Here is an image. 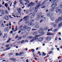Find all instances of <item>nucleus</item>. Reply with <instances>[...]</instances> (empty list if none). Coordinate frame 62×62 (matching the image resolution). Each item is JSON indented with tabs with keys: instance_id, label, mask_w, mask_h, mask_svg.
<instances>
[{
	"instance_id": "9d476101",
	"label": "nucleus",
	"mask_w": 62,
	"mask_h": 62,
	"mask_svg": "<svg viewBox=\"0 0 62 62\" xmlns=\"http://www.w3.org/2000/svg\"><path fill=\"white\" fill-rule=\"evenodd\" d=\"M55 22L56 23H58L60 22V21L58 19H57L55 20Z\"/></svg>"
},
{
	"instance_id": "4d7b16f0",
	"label": "nucleus",
	"mask_w": 62,
	"mask_h": 62,
	"mask_svg": "<svg viewBox=\"0 0 62 62\" xmlns=\"http://www.w3.org/2000/svg\"><path fill=\"white\" fill-rule=\"evenodd\" d=\"M44 15H43V16H41V18H42V19H43V18H44Z\"/></svg>"
},
{
	"instance_id": "c03bdc74",
	"label": "nucleus",
	"mask_w": 62,
	"mask_h": 62,
	"mask_svg": "<svg viewBox=\"0 0 62 62\" xmlns=\"http://www.w3.org/2000/svg\"><path fill=\"white\" fill-rule=\"evenodd\" d=\"M51 34L49 32H47V34H46V35H51Z\"/></svg>"
},
{
	"instance_id": "20e7f679",
	"label": "nucleus",
	"mask_w": 62,
	"mask_h": 62,
	"mask_svg": "<svg viewBox=\"0 0 62 62\" xmlns=\"http://www.w3.org/2000/svg\"><path fill=\"white\" fill-rule=\"evenodd\" d=\"M38 32L40 35H43L44 34V32H43V30H39Z\"/></svg>"
},
{
	"instance_id": "a878e982",
	"label": "nucleus",
	"mask_w": 62,
	"mask_h": 62,
	"mask_svg": "<svg viewBox=\"0 0 62 62\" xmlns=\"http://www.w3.org/2000/svg\"><path fill=\"white\" fill-rule=\"evenodd\" d=\"M58 19L60 21H61L62 20V18L61 17H59L58 18Z\"/></svg>"
},
{
	"instance_id": "393cba45",
	"label": "nucleus",
	"mask_w": 62,
	"mask_h": 62,
	"mask_svg": "<svg viewBox=\"0 0 62 62\" xmlns=\"http://www.w3.org/2000/svg\"><path fill=\"white\" fill-rule=\"evenodd\" d=\"M31 30V27H29L27 28V30L28 31H30Z\"/></svg>"
},
{
	"instance_id": "13d9d810",
	"label": "nucleus",
	"mask_w": 62,
	"mask_h": 62,
	"mask_svg": "<svg viewBox=\"0 0 62 62\" xmlns=\"http://www.w3.org/2000/svg\"><path fill=\"white\" fill-rule=\"evenodd\" d=\"M26 14H28V11L27 10L26 11Z\"/></svg>"
},
{
	"instance_id": "a18cd8bd",
	"label": "nucleus",
	"mask_w": 62,
	"mask_h": 62,
	"mask_svg": "<svg viewBox=\"0 0 62 62\" xmlns=\"http://www.w3.org/2000/svg\"><path fill=\"white\" fill-rule=\"evenodd\" d=\"M31 51H32V52L34 53V51H35V50L34 49H31Z\"/></svg>"
},
{
	"instance_id": "e433bc0d",
	"label": "nucleus",
	"mask_w": 62,
	"mask_h": 62,
	"mask_svg": "<svg viewBox=\"0 0 62 62\" xmlns=\"http://www.w3.org/2000/svg\"><path fill=\"white\" fill-rule=\"evenodd\" d=\"M51 8H55V7H54V4H52L51 6Z\"/></svg>"
},
{
	"instance_id": "58836bf2",
	"label": "nucleus",
	"mask_w": 62,
	"mask_h": 62,
	"mask_svg": "<svg viewBox=\"0 0 62 62\" xmlns=\"http://www.w3.org/2000/svg\"><path fill=\"white\" fill-rule=\"evenodd\" d=\"M51 30L50 29H49L48 30V32H49L50 31H51V30L52 31H53V30H52V29H53V28H51Z\"/></svg>"
},
{
	"instance_id": "680f3d73",
	"label": "nucleus",
	"mask_w": 62,
	"mask_h": 62,
	"mask_svg": "<svg viewBox=\"0 0 62 62\" xmlns=\"http://www.w3.org/2000/svg\"><path fill=\"white\" fill-rule=\"evenodd\" d=\"M53 53V52L52 51H50L49 54H52Z\"/></svg>"
},
{
	"instance_id": "72a5a7b5",
	"label": "nucleus",
	"mask_w": 62,
	"mask_h": 62,
	"mask_svg": "<svg viewBox=\"0 0 62 62\" xmlns=\"http://www.w3.org/2000/svg\"><path fill=\"white\" fill-rule=\"evenodd\" d=\"M52 4H53V5L54 6V7H56L57 6V4L55 3H54Z\"/></svg>"
},
{
	"instance_id": "1a4fd4ad",
	"label": "nucleus",
	"mask_w": 62,
	"mask_h": 62,
	"mask_svg": "<svg viewBox=\"0 0 62 62\" xmlns=\"http://www.w3.org/2000/svg\"><path fill=\"white\" fill-rule=\"evenodd\" d=\"M43 37H40L38 39V41H42L43 40Z\"/></svg>"
},
{
	"instance_id": "5fc2aeb1",
	"label": "nucleus",
	"mask_w": 62,
	"mask_h": 62,
	"mask_svg": "<svg viewBox=\"0 0 62 62\" xmlns=\"http://www.w3.org/2000/svg\"><path fill=\"white\" fill-rule=\"evenodd\" d=\"M4 37H7V33H5L4 34Z\"/></svg>"
},
{
	"instance_id": "f257e3e1",
	"label": "nucleus",
	"mask_w": 62,
	"mask_h": 62,
	"mask_svg": "<svg viewBox=\"0 0 62 62\" xmlns=\"http://www.w3.org/2000/svg\"><path fill=\"white\" fill-rule=\"evenodd\" d=\"M32 14V13L30 14L28 16H25L24 18L23 19L25 21H26V22H25V23H28L29 21L28 20V19L29 18V17H30V15H31Z\"/></svg>"
},
{
	"instance_id": "864d4df0",
	"label": "nucleus",
	"mask_w": 62,
	"mask_h": 62,
	"mask_svg": "<svg viewBox=\"0 0 62 62\" xmlns=\"http://www.w3.org/2000/svg\"><path fill=\"white\" fill-rule=\"evenodd\" d=\"M16 1H15L14 2V5H16Z\"/></svg>"
},
{
	"instance_id": "c756f323",
	"label": "nucleus",
	"mask_w": 62,
	"mask_h": 62,
	"mask_svg": "<svg viewBox=\"0 0 62 62\" xmlns=\"http://www.w3.org/2000/svg\"><path fill=\"white\" fill-rule=\"evenodd\" d=\"M50 18L51 19L52 21H53L54 20V17H53L52 16L50 17Z\"/></svg>"
},
{
	"instance_id": "cd10ccee",
	"label": "nucleus",
	"mask_w": 62,
	"mask_h": 62,
	"mask_svg": "<svg viewBox=\"0 0 62 62\" xmlns=\"http://www.w3.org/2000/svg\"><path fill=\"white\" fill-rule=\"evenodd\" d=\"M23 25H21L19 27L20 30H21V29H22V28H23Z\"/></svg>"
},
{
	"instance_id": "dca6fc26",
	"label": "nucleus",
	"mask_w": 62,
	"mask_h": 62,
	"mask_svg": "<svg viewBox=\"0 0 62 62\" xmlns=\"http://www.w3.org/2000/svg\"><path fill=\"white\" fill-rule=\"evenodd\" d=\"M10 60L13 61H15L16 60V59L15 58H10Z\"/></svg>"
},
{
	"instance_id": "6e6d98bb",
	"label": "nucleus",
	"mask_w": 62,
	"mask_h": 62,
	"mask_svg": "<svg viewBox=\"0 0 62 62\" xmlns=\"http://www.w3.org/2000/svg\"><path fill=\"white\" fill-rule=\"evenodd\" d=\"M10 41L8 40H7V43H9V42H10Z\"/></svg>"
},
{
	"instance_id": "7c9ffc66",
	"label": "nucleus",
	"mask_w": 62,
	"mask_h": 62,
	"mask_svg": "<svg viewBox=\"0 0 62 62\" xmlns=\"http://www.w3.org/2000/svg\"><path fill=\"white\" fill-rule=\"evenodd\" d=\"M59 9H56V10H55V12L56 13H58L59 12Z\"/></svg>"
},
{
	"instance_id": "4c0bfd02",
	"label": "nucleus",
	"mask_w": 62,
	"mask_h": 62,
	"mask_svg": "<svg viewBox=\"0 0 62 62\" xmlns=\"http://www.w3.org/2000/svg\"><path fill=\"white\" fill-rule=\"evenodd\" d=\"M42 54L43 55H42V56H45L46 55V54L44 52Z\"/></svg>"
},
{
	"instance_id": "37998d69",
	"label": "nucleus",
	"mask_w": 62,
	"mask_h": 62,
	"mask_svg": "<svg viewBox=\"0 0 62 62\" xmlns=\"http://www.w3.org/2000/svg\"><path fill=\"white\" fill-rule=\"evenodd\" d=\"M10 49V47H8V48H6V49L5 50H9Z\"/></svg>"
},
{
	"instance_id": "f8f14e48",
	"label": "nucleus",
	"mask_w": 62,
	"mask_h": 62,
	"mask_svg": "<svg viewBox=\"0 0 62 62\" xmlns=\"http://www.w3.org/2000/svg\"><path fill=\"white\" fill-rule=\"evenodd\" d=\"M40 18H41V16H40V15H38V17L36 18L35 20H38Z\"/></svg>"
},
{
	"instance_id": "09e8293b",
	"label": "nucleus",
	"mask_w": 62,
	"mask_h": 62,
	"mask_svg": "<svg viewBox=\"0 0 62 62\" xmlns=\"http://www.w3.org/2000/svg\"><path fill=\"white\" fill-rule=\"evenodd\" d=\"M53 27H54L55 28V27H56V24H54L53 25Z\"/></svg>"
},
{
	"instance_id": "7ed1b4c3",
	"label": "nucleus",
	"mask_w": 62,
	"mask_h": 62,
	"mask_svg": "<svg viewBox=\"0 0 62 62\" xmlns=\"http://www.w3.org/2000/svg\"><path fill=\"white\" fill-rule=\"evenodd\" d=\"M35 5V3H33V2H31L28 5V8H29L30 7H31V6H34Z\"/></svg>"
},
{
	"instance_id": "c9c22d12",
	"label": "nucleus",
	"mask_w": 62,
	"mask_h": 62,
	"mask_svg": "<svg viewBox=\"0 0 62 62\" xmlns=\"http://www.w3.org/2000/svg\"><path fill=\"white\" fill-rule=\"evenodd\" d=\"M59 12L60 13H62V10L59 9Z\"/></svg>"
},
{
	"instance_id": "5701e85b",
	"label": "nucleus",
	"mask_w": 62,
	"mask_h": 62,
	"mask_svg": "<svg viewBox=\"0 0 62 62\" xmlns=\"http://www.w3.org/2000/svg\"><path fill=\"white\" fill-rule=\"evenodd\" d=\"M1 13L3 15H4V10H2L1 11Z\"/></svg>"
},
{
	"instance_id": "bf43d9fd",
	"label": "nucleus",
	"mask_w": 62,
	"mask_h": 62,
	"mask_svg": "<svg viewBox=\"0 0 62 62\" xmlns=\"http://www.w3.org/2000/svg\"><path fill=\"white\" fill-rule=\"evenodd\" d=\"M33 36H30V39H33Z\"/></svg>"
},
{
	"instance_id": "aec40b11",
	"label": "nucleus",
	"mask_w": 62,
	"mask_h": 62,
	"mask_svg": "<svg viewBox=\"0 0 62 62\" xmlns=\"http://www.w3.org/2000/svg\"><path fill=\"white\" fill-rule=\"evenodd\" d=\"M29 26H33V25H34V24H33V23L32 22H30L29 23Z\"/></svg>"
},
{
	"instance_id": "f03ea898",
	"label": "nucleus",
	"mask_w": 62,
	"mask_h": 62,
	"mask_svg": "<svg viewBox=\"0 0 62 62\" xmlns=\"http://www.w3.org/2000/svg\"><path fill=\"white\" fill-rule=\"evenodd\" d=\"M37 11H38L37 10L36 11H35L34 12L33 14H32L31 15V16L30 17V18H31V19H32V18H33L35 16V14L37 13Z\"/></svg>"
},
{
	"instance_id": "b1692460",
	"label": "nucleus",
	"mask_w": 62,
	"mask_h": 62,
	"mask_svg": "<svg viewBox=\"0 0 62 62\" xmlns=\"http://www.w3.org/2000/svg\"><path fill=\"white\" fill-rule=\"evenodd\" d=\"M6 7V8H8V4L7 3H5V5H4Z\"/></svg>"
},
{
	"instance_id": "de8ad7c7",
	"label": "nucleus",
	"mask_w": 62,
	"mask_h": 62,
	"mask_svg": "<svg viewBox=\"0 0 62 62\" xmlns=\"http://www.w3.org/2000/svg\"><path fill=\"white\" fill-rule=\"evenodd\" d=\"M34 30H37V29H32V31H34Z\"/></svg>"
},
{
	"instance_id": "79ce46f5",
	"label": "nucleus",
	"mask_w": 62,
	"mask_h": 62,
	"mask_svg": "<svg viewBox=\"0 0 62 62\" xmlns=\"http://www.w3.org/2000/svg\"><path fill=\"white\" fill-rule=\"evenodd\" d=\"M8 11L7 10H6L5 11V14H8Z\"/></svg>"
},
{
	"instance_id": "0eeeda50",
	"label": "nucleus",
	"mask_w": 62,
	"mask_h": 62,
	"mask_svg": "<svg viewBox=\"0 0 62 62\" xmlns=\"http://www.w3.org/2000/svg\"><path fill=\"white\" fill-rule=\"evenodd\" d=\"M46 39L47 41H50L51 39V37L50 36H48L46 38Z\"/></svg>"
},
{
	"instance_id": "69168bd1",
	"label": "nucleus",
	"mask_w": 62,
	"mask_h": 62,
	"mask_svg": "<svg viewBox=\"0 0 62 62\" xmlns=\"http://www.w3.org/2000/svg\"><path fill=\"white\" fill-rule=\"evenodd\" d=\"M19 38V36H18V35L16 37H15V39H17V38Z\"/></svg>"
},
{
	"instance_id": "ddd939ff",
	"label": "nucleus",
	"mask_w": 62,
	"mask_h": 62,
	"mask_svg": "<svg viewBox=\"0 0 62 62\" xmlns=\"http://www.w3.org/2000/svg\"><path fill=\"white\" fill-rule=\"evenodd\" d=\"M5 19L6 20H7V21H8L9 20V18L7 16H5Z\"/></svg>"
},
{
	"instance_id": "423d86ee",
	"label": "nucleus",
	"mask_w": 62,
	"mask_h": 62,
	"mask_svg": "<svg viewBox=\"0 0 62 62\" xmlns=\"http://www.w3.org/2000/svg\"><path fill=\"white\" fill-rule=\"evenodd\" d=\"M58 0H52L51 1V3L52 4H53L54 3H58Z\"/></svg>"
},
{
	"instance_id": "f3484780",
	"label": "nucleus",
	"mask_w": 62,
	"mask_h": 62,
	"mask_svg": "<svg viewBox=\"0 0 62 62\" xmlns=\"http://www.w3.org/2000/svg\"><path fill=\"white\" fill-rule=\"evenodd\" d=\"M28 27L27 26H24L23 27V29H24V30H26L27 28Z\"/></svg>"
},
{
	"instance_id": "774afa93",
	"label": "nucleus",
	"mask_w": 62,
	"mask_h": 62,
	"mask_svg": "<svg viewBox=\"0 0 62 62\" xmlns=\"http://www.w3.org/2000/svg\"><path fill=\"white\" fill-rule=\"evenodd\" d=\"M16 56L19 55V54H18V53H16Z\"/></svg>"
},
{
	"instance_id": "412c9836",
	"label": "nucleus",
	"mask_w": 62,
	"mask_h": 62,
	"mask_svg": "<svg viewBox=\"0 0 62 62\" xmlns=\"http://www.w3.org/2000/svg\"><path fill=\"white\" fill-rule=\"evenodd\" d=\"M4 30L5 31H7L8 30V27H6L4 29Z\"/></svg>"
},
{
	"instance_id": "2eb2a0df",
	"label": "nucleus",
	"mask_w": 62,
	"mask_h": 62,
	"mask_svg": "<svg viewBox=\"0 0 62 62\" xmlns=\"http://www.w3.org/2000/svg\"><path fill=\"white\" fill-rule=\"evenodd\" d=\"M40 4H38L35 8V9H37L38 8H39V6H40Z\"/></svg>"
},
{
	"instance_id": "ea45409f",
	"label": "nucleus",
	"mask_w": 62,
	"mask_h": 62,
	"mask_svg": "<svg viewBox=\"0 0 62 62\" xmlns=\"http://www.w3.org/2000/svg\"><path fill=\"white\" fill-rule=\"evenodd\" d=\"M34 41V39H31L30 41V42H33Z\"/></svg>"
},
{
	"instance_id": "6ab92c4d",
	"label": "nucleus",
	"mask_w": 62,
	"mask_h": 62,
	"mask_svg": "<svg viewBox=\"0 0 62 62\" xmlns=\"http://www.w3.org/2000/svg\"><path fill=\"white\" fill-rule=\"evenodd\" d=\"M54 8H52L49 9V11H51V12H53L54 11Z\"/></svg>"
},
{
	"instance_id": "0e129e2a",
	"label": "nucleus",
	"mask_w": 62,
	"mask_h": 62,
	"mask_svg": "<svg viewBox=\"0 0 62 62\" xmlns=\"http://www.w3.org/2000/svg\"><path fill=\"white\" fill-rule=\"evenodd\" d=\"M45 7H46V6H44L42 7H41V8H45Z\"/></svg>"
},
{
	"instance_id": "e2e57ef3",
	"label": "nucleus",
	"mask_w": 62,
	"mask_h": 62,
	"mask_svg": "<svg viewBox=\"0 0 62 62\" xmlns=\"http://www.w3.org/2000/svg\"><path fill=\"white\" fill-rule=\"evenodd\" d=\"M24 40H22L21 41V43H23V42H24Z\"/></svg>"
},
{
	"instance_id": "bb28decb",
	"label": "nucleus",
	"mask_w": 62,
	"mask_h": 62,
	"mask_svg": "<svg viewBox=\"0 0 62 62\" xmlns=\"http://www.w3.org/2000/svg\"><path fill=\"white\" fill-rule=\"evenodd\" d=\"M48 29H49V27H46L44 28V29L45 30H47Z\"/></svg>"
},
{
	"instance_id": "603ef678",
	"label": "nucleus",
	"mask_w": 62,
	"mask_h": 62,
	"mask_svg": "<svg viewBox=\"0 0 62 62\" xmlns=\"http://www.w3.org/2000/svg\"><path fill=\"white\" fill-rule=\"evenodd\" d=\"M59 8H60L61 9H62V4L60 6H59Z\"/></svg>"
},
{
	"instance_id": "3c124183",
	"label": "nucleus",
	"mask_w": 62,
	"mask_h": 62,
	"mask_svg": "<svg viewBox=\"0 0 62 62\" xmlns=\"http://www.w3.org/2000/svg\"><path fill=\"white\" fill-rule=\"evenodd\" d=\"M22 21H23V19H21L20 20V21L19 22H18V24H19V23H20V22H22Z\"/></svg>"
},
{
	"instance_id": "052dcab7",
	"label": "nucleus",
	"mask_w": 62,
	"mask_h": 62,
	"mask_svg": "<svg viewBox=\"0 0 62 62\" xmlns=\"http://www.w3.org/2000/svg\"><path fill=\"white\" fill-rule=\"evenodd\" d=\"M53 15H54V14L52 13L50 14V16H53Z\"/></svg>"
},
{
	"instance_id": "c85d7f7f",
	"label": "nucleus",
	"mask_w": 62,
	"mask_h": 62,
	"mask_svg": "<svg viewBox=\"0 0 62 62\" xmlns=\"http://www.w3.org/2000/svg\"><path fill=\"white\" fill-rule=\"evenodd\" d=\"M47 16H48L49 15L50 16V12H49L46 14Z\"/></svg>"
},
{
	"instance_id": "8fccbe9b",
	"label": "nucleus",
	"mask_w": 62,
	"mask_h": 62,
	"mask_svg": "<svg viewBox=\"0 0 62 62\" xmlns=\"http://www.w3.org/2000/svg\"><path fill=\"white\" fill-rule=\"evenodd\" d=\"M58 30H57V29H54V30H53V31L54 32H56V31H57Z\"/></svg>"
},
{
	"instance_id": "f704fd0d",
	"label": "nucleus",
	"mask_w": 62,
	"mask_h": 62,
	"mask_svg": "<svg viewBox=\"0 0 62 62\" xmlns=\"http://www.w3.org/2000/svg\"><path fill=\"white\" fill-rule=\"evenodd\" d=\"M43 21H45L46 20V17H44L43 18Z\"/></svg>"
},
{
	"instance_id": "9b49d317",
	"label": "nucleus",
	"mask_w": 62,
	"mask_h": 62,
	"mask_svg": "<svg viewBox=\"0 0 62 62\" xmlns=\"http://www.w3.org/2000/svg\"><path fill=\"white\" fill-rule=\"evenodd\" d=\"M37 37H39V35H37L35 37H33V39L34 40H36V39H37V38H37Z\"/></svg>"
},
{
	"instance_id": "39448f33",
	"label": "nucleus",
	"mask_w": 62,
	"mask_h": 62,
	"mask_svg": "<svg viewBox=\"0 0 62 62\" xmlns=\"http://www.w3.org/2000/svg\"><path fill=\"white\" fill-rule=\"evenodd\" d=\"M16 10H18L19 15H21V8H16Z\"/></svg>"
},
{
	"instance_id": "6e6552de",
	"label": "nucleus",
	"mask_w": 62,
	"mask_h": 62,
	"mask_svg": "<svg viewBox=\"0 0 62 62\" xmlns=\"http://www.w3.org/2000/svg\"><path fill=\"white\" fill-rule=\"evenodd\" d=\"M30 8L29 10V11L30 12H32L33 10L35 8V7H33L32 8H31V7H30Z\"/></svg>"
},
{
	"instance_id": "2f4dec72",
	"label": "nucleus",
	"mask_w": 62,
	"mask_h": 62,
	"mask_svg": "<svg viewBox=\"0 0 62 62\" xmlns=\"http://www.w3.org/2000/svg\"><path fill=\"white\" fill-rule=\"evenodd\" d=\"M38 33L37 32H34L33 33V35H37Z\"/></svg>"
},
{
	"instance_id": "4468645a",
	"label": "nucleus",
	"mask_w": 62,
	"mask_h": 62,
	"mask_svg": "<svg viewBox=\"0 0 62 62\" xmlns=\"http://www.w3.org/2000/svg\"><path fill=\"white\" fill-rule=\"evenodd\" d=\"M19 1L20 2V4L22 5H24V4H23V0H20Z\"/></svg>"
},
{
	"instance_id": "473e14b6",
	"label": "nucleus",
	"mask_w": 62,
	"mask_h": 62,
	"mask_svg": "<svg viewBox=\"0 0 62 62\" xmlns=\"http://www.w3.org/2000/svg\"><path fill=\"white\" fill-rule=\"evenodd\" d=\"M39 25H37L35 27V28L37 29L39 28Z\"/></svg>"
},
{
	"instance_id": "4be33fe9",
	"label": "nucleus",
	"mask_w": 62,
	"mask_h": 62,
	"mask_svg": "<svg viewBox=\"0 0 62 62\" xmlns=\"http://www.w3.org/2000/svg\"><path fill=\"white\" fill-rule=\"evenodd\" d=\"M44 4H45V1H44L42 3H41V4H40V6L41 7H42V6H43L44 5Z\"/></svg>"
},
{
	"instance_id": "a211bd4d",
	"label": "nucleus",
	"mask_w": 62,
	"mask_h": 62,
	"mask_svg": "<svg viewBox=\"0 0 62 62\" xmlns=\"http://www.w3.org/2000/svg\"><path fill=\"white\" fill-rule=\"evenodd\" d=\"M62 26V22H61L60 24H59L58 26V28H59L60 27Z\"/></svg>"
},
{
	"instance_id": "338daca9",
	"label": "nucleus",
	"mask_w": 62,
	"mask_h": 62,
	"mask_svg": "<svg viewBox=\"0 0 62 62\" xmlns=\"http://www.w3.org/2000/svg\"><path fill=\"white\" fill-rule=\"evenodd\" d=\"M22 53H20L19 54V55H22Z\"/></svg>"
},
{
	"instance_id": "a19ab883",
	"label": "nucleus",
	"mask_w": 62,
	"mask_h": 62,
	"mask_svg": "<svg viewBox=\"0 0 62 62\" xmlns=\"http://www.w3.org/2000/svg\"><path fill=\"white\" fill-rule=\"evenodd\" d=\"M9 46V44L8 45H6V47H7V48H8V47Z\"/></svg>"
},
{
	"instance_id": "49530a36",
	"label": "nucleus",
	"mask_w": 62,
	"mask_h": 62,
	"mask_svg": "<svg viewBox=\"0 0 62 62\" xmlns=\"http://www.w3.org/2000/svg\"><path fill=\"white\" fill-rule=\"evenodd\" d=\"M1 27H5V25H4V24H3V23H2V24H1Z\"/></svg>"
}]
</instances>
